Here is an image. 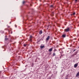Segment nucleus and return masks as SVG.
Masks as SVG:
<instances>
[{
  "instance_id": "obj_1",
  "label": "nucleus",
  "mask_w": 79,
  "mask_h": 79,
  "mask_svg": "<svg viewBox=\"0 0 79 79\" xmlns=\"http://www.w3.org/2000/svg\"><path fill=\"white\" fill-rule=\"evenodd\" d=\"M65 30L66 32H68V31H69V28H68L67 29H66Z\"/></svg>"
},
{
  "instance_id": "obj_2",
  "label": "nucleus",
  "mask_w": 79,
  "mask_h": 79,
  "mask_svg": "<svg viewBox=\"0 0 79 79\" xmlns=\"http://www.w3.org/2000/svg\"><path fill=\"white\" fill-rule=\"evenodd\" d=\"M77 65H78V63H76L74 65V68H77Z\"/></svg>"
},
{
  "instance_id": "obj_3",
  "label": "nucleus",
  "mask_w": 79,
  "mask_h": 79,
  "mask_svg": "<svg viewBox=\"0 0 79 79\" xmlns=\"http://www.w3.org/2000/svg\"><path fill=\"white\" fill-rule=\"evenodd\" d=\"M49 39H50V36H48L46 39V40H48Z\"/></svg>"
},
{
  "instance_id": "obj_4",
  "label": "nucleus",
  "mask_w": 79,
  "mask_h": 79,
  "mask_svg": "<svg viewBox=\"0 0 79 79\" xmlns=\"http://www.w3.org/2000/svg\"><path fill=\"white\" fill-rule=\"evenodd\" d=\"M79 76V72H78L77 73V74L76 77H78Z\"/></svg>"
},
{
  "instance_id": "obj_5",
  "label": "nucleus",
  "mask_w": 79,
  "mask_h": 79,
  "mask_svg": "<svg viewBox=\"0 0 79 79\" xmlns=\"http://www.w3.org/2000/svg\"><path fill=\"white\" fill-rule=\"evenodd\" d=\"M77 51H76L74 54L73 55V56H74V55H77Z\"/></svg>"
},
{
  "instance_id": "obj_6",
  "label": "nucleus",
  "mask_w": 79,
  "mask_h": 79,
  "mask_svg": "<svg viewBox=\"0 0 79 79\" xmlns=\"http://www.w3.org/2000/svg\"><path fill=\"white\" fill-rule=\"evenodd\" d=\"M32 35H30V41H32V39H32Z\"/></svg>"
},
{
  "instance_id": "obj_7",
  "label": "nucleus",
  "mask_w": 79,
  "mask_h": 79,
  "mask_svg": "<svg viewBox=\"0 0 79 79\" xmlns=\"http://www.w3.org/2000/svg\"><path fill=\"white\" fill-rule=\"evenodd\" d=\"M65 37H66V35H65L64 34L62 35V37H63L64 38Z\"/></svg>"
},
{
  "instance_id": "obj_8",
  "label": "nucleus",
  "mask_w": 79,
  "mask_h": 79,
  "mask_svg": "<svg viewBox=\"0 0 79 79\" xmlns=\"http://www.w3.org/2000/svg\"><path fill=\"white\" fill-rule=\"evenodd\" d=\"M39 34H42V31H40L39 32Z\"/></svg>"
},
{
  "instance_id": "obj_9",
  "label": "nucleus",
  "mask_w": 79,
  "mask_h": 79,
  "mask_svg": "<svg viewBox=\"0 0 79 79\" xmlns=\"http://www.w3.org/2000/svg\"><path fill=\"white\" fill-rule=\"evenodd\" d=\"M52 49H53V48H50L49 50V52H52Z\"/></svg>"
},
{
  "instance_id": "obj_10",
  "label": "nucleus",
  "mask_w": 79,
  "mask_h": 79,
  "mask_svg": "<svg viewBox=\"0 0 79 79\" xmlns=\"http://www.w3.org/2000/svg\"><path fill=\"white\" fill-rule=\"evenodd\" d=\"M44 36H43V37H42V38L40 40H44Z\"/></svg>"
},
{
  "instance_id": "obj_11",
  "label": "nucleus",
  "mask_w": 79,
  "mask_h": 79,
  "mask_svg": "<svg viewBox=\"0 0 79 79\" xmlns=\"http://www.w3.org/2000/svg\"><path fill=\"white\" fill-rule=\"evenodd\" d=\"M44 46H40V48L41 49H42V48H44Z\"/></svg>"
},
{
  "instance_id": "obj_12",
  "label": "nucleus",
  "mask_w": 79,
  "mask_h": 79,
  "mask_svg": "<svg viewBox=\"0 0 79 79\" xmlns=\"http://www.w3.org/2000/svg\"><path fill=\"white\" fill-rule=\"evenodd\" d=\"M50 7L52 8V7H53V5H51L50 6Z\"/></svg>"
},
{
  "instance_id": "obj_13",
  "label": "nucleus",
  "mask_w": 79,
  "mask_h": 79,
  "mask_svg": "<svg viewBox=\"0 0 79 79\" xmlns=\"http://www.w3.org/2000/svg\"><path fill=\"white\" fill-rule=\"evenodd\" d=\"M26 45H27V44H24L23 45L24 47H26Z\"/></svg>"
},
{
  "instance_id": "obj_14",
  "label": "nucleus",
  "mask_w": 79,
  "mask_h": 79,
  "mask_svg": "<svg viewBox=\"0 0 79 79\" xmlns=\"http://www.w3.org/2000/svg\"><path fill=\"white\" fill-rule=\"evenodd\" d=\"M5 39L6 40H8V38H5Z\"/></svg>"
},
{
  "instance_id": "obj_15",
  "label": "nucleus",
  "mask_w": 79,
  "mask_h": 79,
  "mask_svg": "<svg viewBox=\"0 0 79 79\" xmlns=\"http://www.w3.org/2000/svg\"><path fill=\"white\" fill-rule=\"evenodd\" d=\"M53 56H55V53H53Z\"/></svg>"
},
{
  "instance_id": "obj_16",
  "label": "nucleus",
  "mask_w": 79,
  "mask_h": 79,
  "mask_svg": "<svg viewBox=\"0 0 79 79\" xmlns=\"http://www.w3.org/2000/svg\"><path fill=\"white\" fill-rule=\"evenodd\" d=\"M75 14H76V13H75V12H74L73 13V15H75Z\"/></svg>"
},
{
  "instance_id": "obj_17",
  "label": "nucleus",
  "mask_w": 79,
  "mask_h": 79,
  "mask_svg": "<svg viewBox=\"0 0 79 79\" xmlns=\"http://www.w3.org/2000/svg\"><path fill=\"white\" fill-rule=\"evenodd\" d=\"M24 3H25V2L24 1L23 2V4H24Z\"/></svg>"
},
{
  "instance_id": "obj_18",
  "label": "nucleus",
  "mask_w": 79,
  "mask_h": 79,
  "mask_svg": "<svg viewBox=\"0 0 79 79\" xmlns=\"http://www.w3.org/2000/svg\"><path fill=\"white\" fill-rule=\"evenodd\" d=\"M52 15H54V12L52 13Z\"/></svg>"
},
{
  "instance_id": "obj_19",
  "label": "nucleus",
  "mask_w": 79,
  "mask_h": 79,
  "mask_svg": "<svg viewBox=\"0 0 79 79\" xmlns=\"http://www.w3.org/2000/svg\"><path fill=\"white\" fill-rule=\"evenodd\" d=\"M75 51H76V49H74L73 51V52H75Z\"/></svg>"
},
{
  "instance_id": "obj_20",
  "label": "nucleus",
  "mask_w": 79,
  "mask_h": 79,
  "mask_svg": "<svg viewBox=\"0 0 79 79\" xmlns=\"http://www.w3.org/2000/svg\"><path fill=\"white\" fill-rule=\"evenodd\" d=\"M75 2H77V0H75Z\"/></svg>"
},
{
  "instance_id": "obj_21",
  "label": "nucleus",
  "mask_w": 79,
  "mask_h": 79,
  "mask_svg": "<svg viewBox=\"0 0 79 79\" xmlns=\"http://www.w3.org/2000/svg\"><path fill=\"white\" fill-rule=\"evenodd\" d=\"M11 22H10V24H11Z\"/></svg>"
},
{
  "instance_id": "obj_22",
  "label": "nucleus",
  "mask_w": 79,
  "mask_h": 79,
  "mask_svg": "<svg viewBox=\"0 0 79 79\" xmlns=\"http://www.w3.org/2000/svg\"><path fill=\"white\" fill-rule=\"evenodd\" d=\"M15 27H17L16 25H15Z\"/></svg>"
},
{
  "instance_id": "obj_23",
  "label": "nucleus",
  "mask_w": 79,
  "mask_h": 79,
  "mask_svg": "<svg viewBox=\"0 0 79 79\" xmlns=\"http://www.w3.org/2000/svg\"><path fill=\"white\" fill-rule=\"evenodd\" d=\"M5 37H7V36H5Z\"/></svg>"
},
{
  "instance_id": "obj_24",
  "label": "nucleus",
  "mask_w": 79,
  "mask_h": 79,
  "mask_svg": "<svg viewBox=\"0 0 79 79\" xmlns=\"http://www.w3.org/2000/svg\"><path fill=\"white\" fill-rule=\"evenodd\" d=\"M65 79H68L67 78H66Z\"/></svg>"
},
{
  "instance_id": "obj_25",
  "label": "nucleus",
  "mask_w": 79,
  "mask_h": 79,
  "mask_svg": "<svg viewBox=\"0 0 79 79\" xmlns=\"http://www.w3.org/2000/svg\"><path fill=\"white\" fill-rule=\"evenodd\" d=\"M8 27H10V26H8Z\"/></svg>"
},
{
  "instance_id": "obj_26",
  "label": "nucleus",
  "mask_w": 79,
  "mask_h": 79,
  "mask_svg": "<svg viewBox=\"0 0 79 79\" xmlns=\"http://www.w3.org/2000/svg\"><path fill=\"white\" fill-rule=\"evenodd\" d=\"M10 34H12V32L10 33Z\"/></svg>"
},
{
  "instance_id": "obj_27",
  "label": "nucleus",
  "mask_w": 79,
  "mask_h": 79,
  "mask_svg": "<svg viewBox=\"0 0 79 79\" xmlns=\"http://www.w3.org/2000/svg\"><path fill=\"white\" fill-rule=\"evenodd\" d=\"M71 15H72V14H71Z\"/></svg>"
}]
</instances>
